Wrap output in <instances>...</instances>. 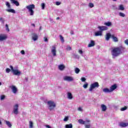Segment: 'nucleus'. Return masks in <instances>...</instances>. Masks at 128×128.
I'll return each mask as SVG.
<instances>
[{"label": "nucleus", "instance_id": "f257e3e1", "mask_svg": "<svg viewBox=\"0 0 128 128\" xmlns=\"http://www.w3.org/2000/svg\"><path fill=\"white\" fill-rule=\"evenodd\" d=\"M124 50H126V48L122 46L114 48L112 50L113 58H115L116 57L118 56L120 54H122V52H124Z\"/></svg>", "mask_w": 128, "mask_h": 128}, {"label": "nucleus", "instance_id": "f03ea898", "mask_svg": "<svg viewBox=\"0 0 128 128\" xmlns=\"http://www.w3.org/2000/svg\"><path fill=\"white\" fill-rule=\"evenodd\" d=\"M26 8L28 10V12H30V16H34V10L36 8V6L34 4H30L26 6Z\"/></svg>", "mask_w": 128, "mask_h": 128}, {"label": "nucleus", "instance_id": "7ed1b4c3", "mask_svg": "<svg viewBox=\"0 0 128 128\" xmlns=\"http://www.w3.org/2000/svg\"><path fill=\"white\" fill-rule=\"evenodd\" d=\"M47 104L48 106V108L50 110L52 111L54 109V108L56 106L54 102L52 100H49L47 102Z\"/></svg>", "mask_w": 128, "mask_h": 128}, {"label": "nucleus", "instance_id": "20e7f679", "mask_svg": "<svg viewBox=\"0 0 128 128\" xmlns=\"http://www.w3.org/2000/svg\"><path fill=\"white\" fill-rule=\"evenodd\" d=\"M100 87V84L98 82H95L90 84V88H89V92H92V90Z\"/></svg>", "mask_w": 128, "mask_h": 128}, {"label": "nucleus", "instance_id": "39448f33", "mask_svg": "<svg viewBox=\"0 0 128 128\" xmlns=\"http://www.w3.org/2000/svg\"><path fill=\"white\" fill-rule=\"evenodd\" d=\"M13 114H18V104H16L13 108V111H12Z\"/></svg>", "mask_w": 128, "mask_h": 128}, {"label": "nucleus", "instance_id": "423d86ee", "mask_svg": "<svg viewBox=\"0 0 128 128\" xmlns=\"http://www.w3.org/2000/svg\"><path fill=\"white\" fill-rule=\"evenodd\" d=\"M51 52L53 56H56V47L54 46H52L51 48Z\"/></svg>", "mask_w": 128, "mask_h": 128}, {"label": "nucleus", "instance_id": "0eeeda50", "mask_svg": "<svg viewBox=\"0 0 128 128\" xmlns=\"http://www.w3.org/2000/svg\"><path fill=\"white\" fill-rule=\"evenodd\" d=\"M64 80L66 82H74V78L70 76H65Z\"/></svg>", "mask_w": 128, "mask_h": 128}, {"label": "nucleus", "instance_id": "6e6552de", "mask_svg": "<svg viewBox=\"0 0 128 128\" xmlns=\"http://www.w3.org/2000/svg\"><path fill=\"white\" fill-rule=\"evenodd\" d=\"M8 38V36L5 34H0V42H2L6 40Z\"/></svg>", "mask_w": 128, "mask_h": 128}, {"label": "nucleus", "instance_id": "1a4fd4ad", "mask_svg": "<svg viewBox=\"0 0 128 128\" xmlns=\"http://www.w3.org/2000/svg\"><path fill=\"white\" fill-rule=\"evenodd\" d=\"M14 76H20L22 72L17 69H14L12 72Z\"/></svg>", "mask_w": 128, "mask_h": 128}, {"label": "nucleus", "instance_id": "9d476101", "mask_svg": "<svg viewBox=\"0 0 128 128\" xmlns=\"http://www.w3.org/2000/svg\"><path fill=\"white\" fill-rule=\"evenodd\" d=\"M98 28L101 32L104 30H108V28L106 26H98Z\"/></svg>", "mask_w": 128, "mask_h": 128}, {"label": "nucleus", "instance_id": "9b49d317", "mask_svg": "<svg viewBox=\"0 0 128 128\" xmlns=\"http://www.w3.org/2000/svg\"><path fill=\"white\" fill-rule=\"evenodd\" d=\"M10 88H11L13 94H16L18 92V88L14 86H10Z\"/></svg>", "mask_w": 128, "mask_h": 128}, {"label": "nucleus", "instance_id": "f8f14e48", "mask_svg": "<svg viewBox=\"0 0 128 128\" xmlns=\"http://www.w3.org/2000/svg\"><path fill=\"white\" fill-rule=\"evenodd\" d=\"M32 40H33L34 42H36V40H38V36L36 34L32 33Z\"/></svg>", "mask_w": 128, "mask_h": 128}, {"label": "nucleus", "instance_id": "ddd939ff", "mask_svg": "<svg viewBox=\"0 0 128 128\" xmlns=\"http://www.w3.org/2000/svg\"><path fill=\"white\" fill-rule=\"evenodd\" d=\"M119 126H121V128H126V126H128V123L121 122L120 123Z\"/></svg>", "mask_w": 128, "mask_h": 128}, {"label": "nucleus", "instance_id": "4468645a", "mask_svg": "<svg viewBox=\"0 0 128 128\" xmlns=\"http://www.w3.org/2000/svg\"><path fill=\"white\" fill-rule=\"evenodd\" d=\"M96 46V42L93 40H90V44H88V48H92Z\"/></svg>", "mask_w": 128, "mask_h": 128}, {"label": "nucleus", "instance_id": "2eb2a0df", "mask_svg": "<svg viewBox=\"0 0 128 128\" xmlns=\"http://www.w3.org/2000/svg\"><path fill=\"white\" fill-rule=\"evenodd\" d=\"M116 88H118V86H116V84H114L112 86L110 87V92H114V90H116Z\"/></svg>", "mask_w": 128, "mask_h": 128}, {"label": "nucleus", "instance_id": "dca6fc26", "mask_svg": "<svg viewBox=\"0 0 128 128\" xmlns=\"http://www.w3.org/2000/svg\"><path fill=\"white\" fill-rule=\"evenodd\" d=\"M67 98L68 100H72V98H74L72 94L70 92H67Z\"/></svg>", "mask_w": 128, "mask_h": 128}, {"label": "nucleus", "instance_id": "f3484780", "mask_svg": "<svg viewBox=\"0 0 128 128\" xmlns=\"http://www.w3.org/2000/svg\"><path fill=\"white\" fill-rule=\"evenodd\" d=\"M10 1L11 2L12 4H14L16 6H20V2H18V0H10Z\"/></svg>", "mask_w": 128, "mask_h": 128}, {"label": "nucleus", "instance_id": "a211bd4d", "mask_svg": "<svg viewBox=\"0 0 128 128\" xmlns=\"http://www.w3.org/2000/svg\"><path fill=\"white\" fill-rule=\"evenodd\" d=\"M102 36V32L99 30L95 32V36Z\"/></svg>", "mask_w": 128, "mask_h": 128}, {"label": "nucleus", "instance_id": "6ab92c4d", "mask_svg": "<svg viewBox=\"0 0 128 128\" xmlns=\"http://www.w3.org/2000/svg\"><path fill=\"white\" fill-rule=\"evenodd\" d=\"M112 38V34H110V33H107L106 34V40L107 41L110 40V38Z\"/></svg>", "mask_w": 128, "mask_h": 128}, {"label": "nucleus", "instance_id": "aec40b11", "mask_svg": "<svg viewBox=\"0 0 128 128\" xmlns=\"http://www.w3.org/2000/svg\"><path fill=\"white\" fill-rule=\"evenodd\" d=\"M104 26H112V23L110 22H104Z\"/></svg>", "mask_w": 128, "mask_h": 128}, {"label": "nucleus", "instance_id": "412c9836", "mask_svg": "<svg viewBox=\"0 0 128 128\" xmlns=\"http://www.w3.org/2000/svg\"><path fill=\"white\" fill-rule=\"evenodd\" d=\"M58 68L60 70H64L66 68V66L64 64L59 65Z\"/></svg>", "mask_w": 128, "mask_h": 128}, {"label": "nucleus", "instance_id": "4be33fe9", "mask_svg": "<svg viewBox=\"0 0 128 128\" xmlns=\"http://www.w3.org/2000/svg\"><path fill=\"white\" fill-rule=\"evenodd\" d=\"M102 92L106 94L111 92L110 89H108V88H104L102 90Z\"/></svg>", "mask_w": 128, "mask_h": 128}, {"label": "nucleus", "instance_id": "5701e85b", "mask_svg": "<svg viewBox=\"0 0 128 128\" xmlns=\"http://www.w3.org/2000/svg\"><path fill=\"white\" fill-rule=\"evenodd\" d=\"M112 38L114 42H118V38L114 36V35H112Z\"/></svg>", "mask_w": 128, "mask_h": 128}, {"label": "nucleus", "instance_id": "b1692460", "mask_svg": "<svg viewBox=\"0 0 128 128\" xmlns=\"http://www.w3.org/2000/svg\"><path fill=\"white\" fill-rule=\"evenodd\" d=\"M101 108L102 112H106V106L104 104L101 105Z\"/></svg>", "mask_w": 128, "mask_h": 128}, {"label": "nucleus", "instance_id": "393cba45", "mask_svg": "<svg viewBox=\"0 0 128 128\" xmlns=\"http://www.w3.org/2000/svg\"><path fill=\"white\" fill-rule=\"evenodd\" d=\"M6 12H12V14H16V10L14 9H6Z\"/></svg>", "mask_w": 128, "mask_h": 128}, {"label": "nucleus", "instance_id": "a878e982", "mask_svg": "<svg viewBox=\"0 0 128 128\" xmlns=\"http://www.w3.org/2000/svg\"><path fill=\"white\" fill-rule=\"evenodd\" d=\"M0 22H1L2 24H4V22H6V19L2 17H0Z\"/></svg>", "mask_w": 128, "mask_h": 128}, {"label": "nucleus", "instance_id": "bb28decb", "mask_svg": "<svg viewBox=\"0 0 128 128\" xmlns=\"http://www.w3.org/2000/svg\"><path fill=\"white\" fill-rule=\"evenodd\" d=\"M80 124H86V121L82 120V119H80L78 121Z\"/></svg>", "mask_w": 128, "mask_h": 128}, {"label": "nucleus", "instance_id": "cd10ccee", "mask_svg": "<svg viewBox=\"0 0 128 128\" xmlns=\"http://www.w3.org/2000/svg\"><path fill=\"white\" fill-rule=\"evenodd\" d=\"M72 58H77L78 60H80V56H78V54H73Z\"/></svg>", "mask_w": 128, "mask_h": 128}, {"label": "nucleus", "instance_id": "c85d7f7f", "mask_svg": "<svg viewBox=\"0 0 128 128\" xmlns=\"http://www.w3.org/2000/svg\"><path fill=\"white\" fill-rule=\"evenodd\" d=\"M6 124L8 128H12V124H10V121H6Z\"/></svg>", "mask_w": 128, "mask_h": 128}, {"label": "nucleus", "instance_id": "c756f323", "mask_svg": "<svg viewBox=\"0 0 128 128\" xmlns=\"http://www.w3.org/2000/svg\"><path fill=\"white\" fill-rule=\"evenodd\" d=\"M66 128H72V124H67L65 126Z\"/></svg>", "mask_w": 128, "mask_h": 128}, {"label": "nucleus", "instance_id": "7c9ffc66", "mask_svg": "<svg viewBox=\"0 0 128 128\" xmlns=\"http://www.w3.org/2000/svg\"><path fill=\"white\" fill-rule=\"evenodd\" d=\"M74 72L76 74H80V70L78 68H76L74 70Z\"/></svg>", "mask_w": 128, "mask_h": 128}, {"label": "nucleus", "instance_id": "2f4dec72", "mask_svg": "<svg viewBox=\"0 0 128 128\" xmlns=\"http://www.w3.org/2000/svg\"><path fill=\"white\" fill-rule=\"evenodd\" d=\"M6 6H7L8 8H10V2H6Z\"/></svg>", "mask_w": 128, "mask_h": 128}, {"label": "nucleus", "instance_id": "473e14b6", "mask_svg": "<svg viewBox=\"0 0 128 128\" xmlns=\"http://www.w3.org/2000/svg\"><path fill=\"white\" fill-rule=\"evenodd\" d=\"M119 10H124V5H122V4L120 5L119 6Z\"/></svg>", "mask_w": 128, "mask_h": 128}, {"label": "nucleus", "instance_id": "72a5a7b5", "mask_svg": "<svg viewBox=\"0 0 128 128\" xmlns=\"http://www.w3.org/2000/svg\"><path fill=\"white\" fill-rule=\"evenodd\" d=\"M30 128H34V123L32 121H30Z\"/></svg>", "mask_w": 128, "mask_h": 128}, {"label": "nucleus", "instance_id": "f704fd0d", "mask_svg": "<svg viewBox=\"0 0 128 128\" xmlns=\"http://www.w3.org/2000/svg\"><path fill=\"white\" fill-rule=\"evenodd\" d=\"M119 16L122 18H124V16H126V14L122 12H119Z\"/></svg>", "mask_w": 128, "mask_h": 128}, {"label": "nucleus", "instance_id": "c9c22d12", "mask_svg": "<svg viewBox=\"0 0 128 128\" xmlns=\"http://www.w3.org/2000/svg\"><path fill=\"white\" fill-rule=\"evenodd\" d=\"M60 40H61L62 42H64V37L62 35H60Z\"/></svg>", "mask_w": 128, "mask_h": 128}, {"label": "nucleus", "instance_id": "e433bc0d", "mask_svg": "<svg viewBox=\"0 0 128 128\" xmlns=\"http://www.w3.org/2000/svg\"><path fill=\"white\" fill-rule=\"evenodd\" d=\"M128 110V107L126 106L120 108L121 112H124V110Z\"/></svg>", "mask_w": 128, "mask_h": 128}, {"label": "nucleus", "instance_id": "4c0bfd02", "mask_svg": "<svg viewBox=\"0 0 128 128\" xmlns=\"http://www.w3.org/2000/svg\"><path fill=\"white\" fill-rule=\"evenodd\" d=\"M41 6L42 10H44V8H46V4L44 3H42L41 4Z\"/></svg>", "mask_w": 128, "mask_h": 128}, {"label": "nucleus", "instance_id": "58836bf2", "mask_svg": "<svg viewBox=\"0 0 128 128\" xmlns=\"http://www.w3.org/2000/svg\"><path fill=\"white\" fill-rule=\"evenodd\" d=\"M88 6L90 8H94V4H92V2H90L88 4Z\"/></svg>", "mask_w": 128, "mask_h": 128}, {"label": "nucleus", "instance_id": "ea45409f", "mask_svg": "<svg viewBox=\"0 0 128 128\" xmlns=\"http://www.w3.org/2000/svg\"><path fill=\"white\" fill-rule=\"evenodd\" d=\"M88 84L86 83L83 86V88H88Z\"/></svg>", "mask_w": 128, "mask_h": 128}, {"label": "nucleus", "instance_id": "a19ab883", "mask_svg": "<svg viewBox=\"0 0 128 128\" xmlns=\"http://www.w3.org/2000/svg\"><path fill=\"white\" fill-rule=\"evenodd\" d=\"M85 128H90V124H85Z\"/></svg>", "mask_w": 128, "mask_h": 128}, {"label": "nucleus", "instance_id": "79ce46f5", "mask_svg": "<svg viewBox=\"0 0 128 128\" xmlns=\"http://www.w3.org/2000/svg\"><path fill=\"white\" fill-rule=\"evenodd\" d=\"M5 98H6V96H4V95H2L0 96L1 100H4Z\"/></svg>", "mask_w": 128, "mask_h": 128}, {"label": "nucleus", "instance_id": "37998d69", "mask_svg": "<svg viewBox=\"0 0 128 128\" xmlns=\"http://www.w3.org/2000/svg\"><path fill=\"white\" fill-rule=\"evenodd\" d=\"M6 30H7V32H10V28H8V24H6Z\"/></svg>", "mask_w": 128, "mask_h": 128}, {"label": "nucleus", "instance_id": "c03bdc74", "mask_svg": "<svg viewBox=\"0 0 128 128\" xmlns=\"http://www.w3.org/2000/svg\"><path fill=\"white\" fill-rule=\"evenodd\" d=\"M44 40L45 42H48V38H46V36L44 37Z\"/></svg>", "mask_w": 128, "mask_h": 128}, {"label": "nucleus", "instance_id": "a18cd8bd", "mask_svg": "<svg viewBox=\"0 0 128 128\" xmlns=\"http://www.w3.org/2000/svg\"><path fill=\"white\" fill-rule=\"evenodd\" d=\"M10 69L8 68H6V72L7 74H10Z\"/></svg>", "mask_w": 128, "mask_h": 128}, {"label": "nucleus", "instance_id": "49530a36", "mask_svg": "<svg viewBox=\"0 0 128 128\" xmlns=\"http://www.w3.org/2000/svg\"><path fill=\"white\" fill-rule=\"evenodd\" d=\"M68 116H66L64 119V122H68Z\"/></svg>", "mask_w": 128, "mask_h": 128}, {"label": "nucleus", "instance_id": "de8ad7c7", "mask_svg": "<svg viewBox=\"0 0 128 128\" xmlns=\"http://www.w3.org/2000/svg\"><path fill=\"white\" fill-rule=\"evenodd\" d=\"M66 50H71L72 47H70V46H67Z\"/></svg>", "mask_w": 128, "mask_h": 128}, {"label": "nucleus", "instance_id": "09e8293b", "mask_svg": "<svg viewBox=\"0 0 128 128\" xmlns=\"http://www.w3.org/2000/svg\"><path fill=\"white\" fill-rule=\"evenodd\" d=\"M80 80L83 82H86V78H84V77L82 78Z\"/></svg>", "mask_w": 128, "mask_h": 128}, {"label": "nucleus", "instance_id": "8fccbe9b", "mask_svg": "<svg viewBox=\"0 0 128 128\" xmlns=\"http://www.w3.org/2000/svg\"><path fill=\"white\" fill-rule=\"evenodd\" d=\"M125 44H126V46H128V39H126L124 42Z\"/></svg>", "mask_w": 128, "mask_h": 128}, {"label": "nucleus", "instance_id": "3c124183", "mask_svg": "<svg viewBox=\"0 0 128 128\" xmlns=\"http://www.w3.org/2000/svg\"><path fill=\"white\" fill-rule=\"evenodd\" d=\"M20 54H22L24 55V54H26V52H24V50H22L20 52Z\"/></svg>", "mask_w": 128, "mask_h": 128}, {"label": "nucleus", "instance_id": "603ef678", "mask_svg": "<svg viewBox=\"0 0 128 128\" xmlns=\"http://www.w3.org/2000/svg\"><path fill=\"white\" fill-rule=\"evenodd\" d=\"M10 68L11 69V70H12V72H13L14 69V67L12 66H10Z\"/></svg>", "mask_w": 128, "mask_h": 128}, {"label": "nucleus", "instance_id": "864d4df0", "mask_svg": "<svg viewBox=\"0 0 128 128\" xmlns=\"http://www.w3.org/2000/svg\"><path fill=\"white\" fill-rule=\"evenodd\" d=\"M56 6H60V2H56Z\"/></svg>", "mask_w": 128, "mask_h": 128}, {"label": "nucleus", "instance_id": "5fc2aeb1", "mask_svg": "<svg viewBox=\"0 0 128 128\" xmlns=\"http://www.w3.org/2000/svg\"><path fill=\"white\" fill-rule=\"evenodd\" d=\"M78 110L79 112H82V108L81 107H79V108H78Z\"/></svg>", "mask_w": 128, "mask_h": 128}, {"label": "nucleus", "instance_id": "6e6d98bb", "mask_svg": "<svg viewBox=\"0 0 128 128\" xmlns=\"http://www.w3.org/2000/svg\"><path fill=\"white\" fill-rule=\"evenodd\" d=\"M78 52L80 54H84V52L82 50H79Z\"/></svg>", "mask_w": 128, "mask_h": 128}, {"label": "nucleus", "instance_id": "4d7b16f0", "mask_svg": "<svg viewBox=\"0 0 128 128\" xmlns=\"http://www.w3.org/2000/svg\"><path fill=\"white\" fill-rule=\"evenodd\" d=\"M85 122H86H86H90V120H86L85 121Z\"/></svg>", "mask_w": 128, "mask_h": 128}, {"label": "nucleus", "instance_id": "13d9d810", "mask_svg": "<svg viewBox=\"0 0 128 128\" xmlns=\"http://www.w3.org/2000/svg\"><path fill=\"white\" fill-rule=\"evenodd\" d=\"M70 34H74V31L72 30L70 32Z\"/></svg>", "mask_w": 128, "mask_h": 128}, {"label": "nucleus", "instance_id": "bf43d9fd", "mask_svg": "<svg viewBox=\"0 0 128 128\" xmlns=\"http://www.w3.org/2000/svg\"><path fill=\"white\" fill-rule=\"evenodd\" d=\"M31 26H34H34H36V24H31Z\"/></svg>", "mask_w": 128, "mask_h": 128}, {"label": "nucleus", "instance_id": "052dcab7", "mask_svg": "<svg viewBox=\"0 0 128 128\" xmlns=\"http://www.w3.org/2000/svg\"><path fill=\"white\" fill-rule=\"evenodd\" d=\"M42 26H40V28H39V30H42Z\"/></svg>", "mask_w": 128, "mask_h": 128}, {"label": "nucleus", "instance_id": "680f3d73", "mask_svg": "<svg viewBox=\"0 0 128 128\" xmlns=\"http://www.w3.org/2000/svg\"><path fill=\"white\" fill-rule=\"evenodd\" d=\"M60 18L59 17H58V18H56V20H60Z\"/></svg>", "mask_w": 128, "mask_h": 128}, {"label": "nucleus", "instance_id": "e2e57ef3", "mask_svg": "<svg viewBox=\"0 0 128 128\" xmlns=\"http://www.w3.org/2000/svg\"><path fill=\"white\" fill-rule=\"evenodd\" d=\"M2 124V121L0 120V125Z\"/></svg>", "mask_w": 128, "mask_h": 128}, {"label": "nucleus", "instance_id": "0e129e2a", "mask_svg": "<svg viewBox=\"0 0 128 128\" xmlns=\"http://www.w3.org/2000/svg\"><path fill=\"white\" fill-rule=\"evenodd\" d=\"M26 82H28V78H26Z\"/></svg>", "mask_w": 128, "mask_h": 128}, {"label": "nucleus", "instance_id": "69168bd1", "mask_svg": "<svg viewBox=\"0 0 128 128\" xmlns=\"http://www.w3.org/2000/svg\"><path fill=\"white\" fill-rule=\"evenodd\" d=\"M113 2H116V0H112Z\"/></svg>", "mask_w": 128, "mask_h": 128}, {"label": "nucleus", "instance_id": "338daca9", "mask_svg": "<svg viewBox=\"0 0 128 128\" xmlns=\"http://www.w3.org/2000/svg\"><path fill=\"white\" fill-rule=\"evenodd\" d=\"M0 86H2V82H0Z\"/></svg>", "mask_w": 128, "mask_h": 128}]
</instances>
